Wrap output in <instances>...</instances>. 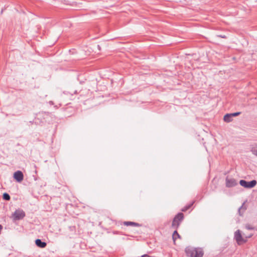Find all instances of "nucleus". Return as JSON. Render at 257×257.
<instances>
[{"label": "nucleus", "mask_w": 257, "mask_h": 257, "mask_svg": "<svg viewBox=\"0 0 257 257\" xmlns=\"http://www.w3.org/2000/svg\"><path fill=\"white\" fill-rule=\"evenodd\" d=\"M241 113L240 112H234V113H230L231 116L233 117L234 116H236L238 115H239Z\"/></svg>", "instance_id": "15"}, {"label": "nucleus", "mask_w": 257, "mask_h": 257, "mask_svg": "<svg viewBox=\"0 0 257 257\" xmlns=\"http://www.w3.org/2000/svg\"><path fill=\"white\" fill-rule=\"evenodd\" d=\"M225 184L226 187L230 188L235 186L237 184V183L234 178L226 177L225 179Z\"/></svg>", "instance_id": "6"}, {"label": "nucleus", "mask_w": 257, "mask_h": 257, "mask_svg": "<svg viewBox=\"0 0 257 257\" xmlns=\"http://www.w3.org/2000/svg\"><path fill=\"white\" fill-rule=\"evenodd\" d=\"M3 198L5 200H9L11 198L10 195L7 193H5L3 194Z\"/></svg>", "instance_id": "13"}, {"label": "nucleus", "mask_w": 257, "mask_h": 257, "mask_svg": "<svg viewBox=\"0 0 257 257\" xmlns=\"http://www.w3.org/2000/svg\"><path fill=\"white\" fill-rule=\"evenodd\" d=\"M245 228L247 230H254L255 227H253L252 225L249 224H246L245 225Z\"/></svg>", "instance_id": "14"}, {"label": "nucleus", "mask_w": 257, "mask_h": 257, "mask_svg": "<svg viewBox=\"0 0 257 257\" xmlns=\"http://www.w3.org/2000/svg\"><path fill=\"white\" fill-rule=\"evenodd\" d=\"M242 208V206H241L239 209H238V211L240 212V210L241 209V208Z\"/></svg>", "instance_id": "23"}, {"label": "nucleus", "mask_w": 257, "mask_h": 257, "mask_svg": "<svg viewBox=\"0 0 257 257\" xmlns=\"http://www.w3.org/2000/svg\"><path fill=\"white\" fill-rule=\"evenodd\" d=\"M193 203H194V202H192L191 203H190L189 204H188V205H187V206L188 207V208L189 209L193 205Z\"/></svg>", "instance_id": "19"}, {"label": "nucleus", "mask_w": 257, "mask_h": 257, "mask_svg": "<svg viewBox=\"0 0 257 257\" xmlns=\"http://www.w3.org/2000/svg\"><path fill=\"white\" fill-rule=\"evenodd\" d=\"M253 233H249L246 235H244L245 238L247 240L248 238L251 237L253 236Z\"/></svg>", "instance_id": "16"}, {"label": "nucleus", "mask_w": 257, "mask_h": 257, "mask_svg": "<svg viewBox=\"0 0 257 257\" xmlns=\"http://www.w3.org/2000/svg\"><path fill=\"white\" fill-rule=\"evenodd\" d=\"M184 219V214L183 213L180 212L178 213L177 215L174 217L172 223V227L174 229H177L179 226L181 222Z\"/></svg>", "instance_id": "2"}, {"label": "nucleus", "mask_w": 257, "mask_h": 257, "mask_svg": "<svg viewBox=\"0 0 257 257\" xmlns=\"http://www.w3.org/2000/svg\"><path fill=\"white\" fill-rule=\"evenodd\" d=\"M223 120L226 122H230L233 120V117L230 113H227L224 116Z\"/></svg>", "instance_id": "9"}, {"label": "nucleus", "mask_w": 257, "mask_h": 257, "mask_svg": "<svg viewBox=\"0 0 257 257\" xmlns=\"http://www.w3.org/2000/svg\"><path fill=\"white\" fill-rule=\"evenodd\" d=\"M180 237V235L179 234V233H178L176 229L174 231L173 235H172V238H173L174 241H175L177 239V238H179Z\"/></svg>", "instance_id": "12"}, {"label": "nucleus", "mask_w": 257, "mask_h": 257, "mask_svg": "<svg viewBox=\"0 0 257 257\" xmlns=\"http://www.w3.org/2000/svg\"><path fill=\"white\" fill-rule=\"evenodd\" d=\"M14 178L17 182H20L24 179V175L22 171H17L14 173Z\"/></svg>", "instance_id": "7"}, {"label": "nucleus", "mask_w": 257, "mask_h": 257, "mask_svg": "<svg viewBox=\"0 0 257 257\" xmlns=\"http://www.w3.org/2000/svg\"><path fill=\"white\" fill-rule=\"evenodd\" d=\"M250 151L253 155L257 156V145H252Z\"/></svg>", "instance_id": "11"}, {"label": "nucleus", "mask_w": 257, "mask_h": 257, "mask_svg": "<svg viewBox=\"0 0 257 257\" xmlns=\"http://www.w3.org/2000/svg\"><path fill=\"white\" fill-rule=\"evenodd\" d=\"M188 209H189L188 207H187V205H186V206H185V207H184L182 209V210H182V211L185 212V211H186Z\"/></svg>", "instance_id": "17"}, {"label": "nucleus", "mask_w": 257, "mask_h": 257, "mask_svg": "<svg viewBox=\"0 0 257 257\" xmlns=\"http://www.w3.org/2000/svg\"><path fill=\"white\" fill-rule=\"evenodd\" d=\"M97 48H98L99 50H100V46L99 45H97Z\"/></svg>", "instance_id": "22"}, {"label": "nucleus", "mask_w": 257, "mask_h": 257, "mask_svg": "<svg viewBox=\"0 0 257 257\" xmlns=\"http://www.w3.org/2000/svg\"><path fill=\"white\" fill-rule=\"evenodd\" d=\"M185 252L189 257H202L204 254L202 248L192 247H186Z\"/></svg>", "instance_id": "1"}, {"label": "nucleus", "mask_w": 257, "mask_h": 257, "mask_svg": "<svg viewBox=\"0 0 257 257\" xmlns=\"http://www.w3.org/2000/svg\"><path fill=\"white\" fill-rule=\"evenodd\" d=\"M36 245L41 248H44L46 246L47 243L44 241H42L40 239H37L35 240Z\"/></svg>", "instance_id": "8"}, {"label": "nucleus", "mask_w": 257, "mask_h": 257, "mask_svg": "<svg viewBox=\"0 0 257 257\" xmlns=\"http://www.w3.org/2000/svg\"><path fill=\"white\" fill-rule=\"evenodd\" d=\"M219 37H221V38H226V37L225 36H223V35H220L219 36Z\"/></svg>", "instance_id": "20"}, {"label": "nucleus", "mask_w": 257, "mask_h": 257, "mask_svg": "<svg viewBox=\"0 0 257 257\" xmlns=\"http://www.w3.org/2000/svg\"><path fill=\"white\" fill-rule=\"evenodd\" d=\"M15 220H19L23 219L25 216V212L22 209L16 210L12 215Z\"/></svg>", "instance_id": "5"}, {"label": "nucleus", "mask_w": 257, "mask_h": 257, "mask_svg": "<svg viewBox=\"0 0 257 257\" xmlns=\"http://www.w3.org/2000/svg\"><path fill=\"white\" fill-rule=\"evenodd\" d=\"M234 239L235 240L237 244L240 245L247 242V240L245 238L244 236H243L241 233L240 230L238 229L234 233Z\"/></svg>", "instance_id": "3"}, {"label": "nucleus", "mask_w": 257, "mask_h": 257, "mask_svg": "<svg viewBox=\"0 0 257 257\" xmlns=\"http://www.w3.org/2000/svg\"><path fill=\"white\" fill-rule=\"evenodd\" d=\"M123 224L126 226H130V225L134 226H140V225L139 223L135 222H132V221H124L123 222Z\"/></svg>", "instance_id": "10"}, {"label": "nucleus", "mask_w": 257, "mask_h": 257, "mask_svg": "<svg viewBox=\"0 0 257 257\" xmlns=\"http://www.w3.org/2000/svg\"><path fill=\"white\" fill-rule=\"evenodd\" d=\"M240 185L246 188H252L256 184V181L255 180L247 182L244 180H241L239 181Z\"/></svg>", "instance_id": "4"}, {"label": "nucleus", "mask_w": 257, "mask_h": 257, "mask_svg": "<svg viewBox=\"0 0 257 257\" xmlns=\"http://www.w3.org/2000/svg\"><path fill=\"white\" fill-rule=\"evenodd\" d=\"M193 203H194V202H192L191 203H190L189 204H188V205H187V206L188 207V208L189 209L193 205Z\"/></svg>", "instance_id": "18"}, {"label": "nucleus", "mask_w": 257, "mask_h": 257, "mask_svg": "<svg viewBox=\"0 0 257 257\" xmlns=\"http://www.w3.org/2000/svg\"><path fill=\"white\" fill-rule=\"evenodd\" d=\"M49 103H50V104H52V105H53V104H54V103H53V102L52 101H49Z\"/></svg>", "instance_id": "21"}]
</instances>
